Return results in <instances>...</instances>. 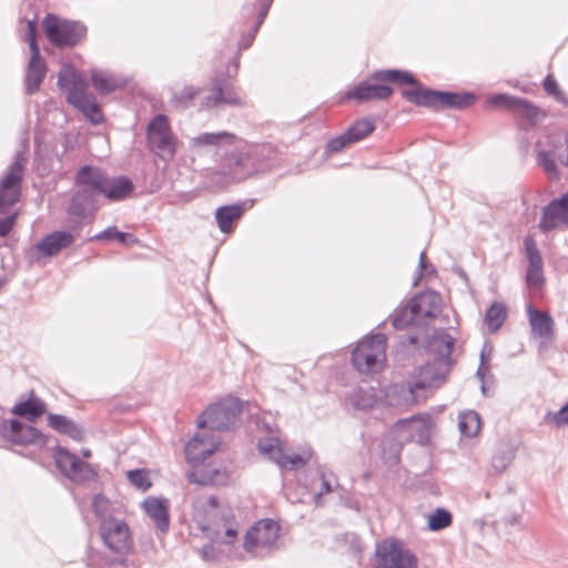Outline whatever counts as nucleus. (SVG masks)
Masks as SVG:
<instances>
[{
	"instance_id": "obj_1",
	"label": "nucleus",
	"mask_w": 568,
	"mask_h": 568,
	"mask_svg": "<svg viewBox=\"0 0 568 568\" xmlns=\"http://www.w3.org/2000/svg\"><path fill=\"white\" fill-rule=\"evenodd\" d=\"M75 184L79 192L73 196V206L82 200L87 201L99 194L104 195L110 201H122L133 191V184L129 179L124 176L110 179L102 170L90 165L78 171Z\"/></svg>"
},
{
	"instance_id": "obj_2",
	"label": "nucleus",
	"mask_w": 568,
	"mask_h": 568,
	"mask_svg": "<svg viewBox=\"0 0 568 568\" xmlns=\"http://www.w3.org/2000/svg\"><path fill=\"white\" fill-rule=\"evenodd\" d=\"M442 306L443 300L438 293L422 292L394 312L393 326L398 329L409 326H426L439 315Z\"/></svg>"
},
{
	"instance_id": "obj_3",
	"label": "nucleus",
	"mask_w": 568,
	"mask_h": 568,
	"mask_svg": "<svg viewBox=\"0 0 568 568\" xmlns=\"http://www.w3.org/2000/svg\"><path fill=\"white\" fill-rule=\"evenodd\" d=\"M58 84L61 89L69 90L68 102L80 110L92 123L103 121V114L95 98L87 92L88 84L74 68L64 65L59 72Z\"/></svg>"
},
{
	"instance_id": "obj_4",
	"label": "nucleus",
	"mask_w": 568,
	"mask_h": 568,
	"mask_svg": "<svg viewBox=\"0 0 568 568\" xmlns=\"http://www.w3.org/2000/svg\"><path fill=\"white\" fill-rule=\"evenodd\" d=\"M387 338L377 333L363 337L352 352V364L361 374H376L386 364Z\"/></svg>"
},
{
	"instance_id": "obj_5",
	"label": "nucleus",
	"mask_w": 568,
	"mask_h": 568,
	"mask_svg": "<svg viewBox=\"0 0 568 568\" xmlns=\"http://www.w3.org/2000/svg\"><path fill=\"white\" fill-rule=\"evenodd\" d=\"M403 97L418 105L435 110L465 109L474 104L475 95L471 93H450L425 89L420 85L402 92Z\"/></svg>"
},
{
	"instance_id": "obj_6",
	"label": "nucleus",
	"mask_w": 568,
	"mask_h": 568,
	"mask_svg": "<svg viewBox=\"0 0 568 568\" xmlns=\"http://www.w3.org/2000/svg\"><path fill=\"white\" fill-rule=\"evenodd\" d=\"M42 27L50 43L59 48L74 47L87 34V28L82 23L62 19L52 13L44 17Z\"/></svg>"
},
{
	"instance_id": "obj_7",
	"label": "nucleus",
	"mask_w": 568,
	"mask_h": 568,
	"mask_svg": "<svg viewBox=\"0 0 568 568\" xmlns=\"http://www.w3.org/2000/svg\"><path fill=\"white\" fill-rule=\"evenodd\" d=\"M241 413V405L236 398H225L211 405L200 416L199 428L207 427L211 430H225L235 424Z\"/></svg>"
},
{
	"instance_id": "obj_8",
	"label": "nucleus",
	"mask_w": 568,
	"mask_h": 568,
	"mask_svg": "<svg viewBox=\"0 0 568 568\" xmlns=\"http://www.w3.org/2000/svg\"><path fill=\"white\" fill-rule=\"evenodd\" d=\"M375 568H417V558L396 539H385L375 550Z\"/></svg>"
},
{
	"instance_id": "obj_9",
	"label": "nucleus",
	"mask_w": 568,
	"mask_h": 568,
	"mask_svg": "<svg viewBox=\"0 0 568 568\" xmlns=\"http://www.w3.org/2000/svg\"><path fill=\"white\" fill-rule=\"evenodd\" d=\"M100 537L104 546L118 555L130 552L133 540L128 524L121 519L103 518L99 526Z\"/></svg>"
},
{
	"instance_id": "obj_10",
	"label": "nucleus",
	"mask_w": 568,
	"mask_h": 568,
	"mask_svg": "<svg viewBox=\"0 0 568 568\" xmlns=\"http://www.w3.org/2000/svg\"><path fill=\"white\" fill-rule=\"evenodd\" d=\"M281 526L272 519H262L247 530L244 548L253 556L262 555L264 550L274 547L280 538Z\"/></svg>"
},
{
	"instance_id": "obj_11",
	"label": "nucleus",
	"mask_w": 568,
	"mask_h": 568,
	"mask_svg": "<svg viewBox=\"0 0 568 568\" xmlns=\"http://www.w3.org/2000/svg\"><path fill=\"white\" fill-rule=\"evenodd\" d=\"M248 175V158L243 153H231L220 160L219 166L211 173V181L214 184L226 186L240 182Z\"/></svg>"
},
{
	"instance_id": "obj_12",
	"label": "nucleus",
	"mask_w": 568,
	"mask_h": 568,
	"mask_svg": "<svg viewBox=\"0 0 568 568\" xmlns=\"http://www.w3.org/2000/svg\"><path fill=\"white\" fill-rule=\"evenodd\" d=\"M23 178V162L17 159L0 181V214H4L19 201Z\"/></svg>"
},
{
	"instance_id": "obj_13",
	"label": "nucleus",
	"mask_w": 568,
	"mask_h": 568,
	"mask_svg": "<svg viewBox=\"0 0 568 568\" xmlns=\"http://www.w3.org/2000/svg\"><path fill=\"white\" fill-rule=\"evenodd\" d=\"M225 511L219 506L214 497L199 498L193 504L192 519L202 531L220 535L219 520Z\"/></svg>"
},
{
	"instance_id": "obj_14",
	"label": "nucleus",
	"mask_w": 568,
	"mask_h": 568,
	"mask_svg": "<svg viewBox=\"0 0 568 568\" xmlns=\"http://www.w3.org/2000/svg\"><path fill=\"white\" fill-rule=\"evenodd\" d=\"M219 443L213 430L207 427L200 428V432L185 445L186 462L191 467L202 464L217 450Z\"/></svg>"
},
{
	"instance_id": "obj_15",
	"label": "nucleus",
	"mask_w": 568,
	"mask_h": 568,
	"mask_svg": "<svg viewBox=\"0 0 568 568\" xmlns=\"http://www.w3.org/2000/svg\"><path fill=\"white\" fill-rule=\"evenodd\" d=\"M432 418L428 414H418L409 418L397 420L392 432L404 442L422 443L428 438Z\"/></svg>"
},
{
	"instance_id": "obj_16",
	"label": "nucleus",
	"mask_w": 568,
	"mask_h": 568,
	"mask_svg": "<svg viewBox=\"0 0 568 568\" xmlns=\"http://www.w3.org/2000/svg\"><path fill=\"white\" fill-rule=\"evenodd\" d=\"M53 458L59 470L73 481H83L93 474L89 464L79 459V457L70 453L67 448L57 447Z\"/></svg>"
},
{
	"instance_id": "obj_17",
	"label": "nucleus",
	"mask_w": 568,
	"mask_h": 568,
	"mask_svg": "<svg viewBox=\"0 0 568 568\" xmlns=\"http://www.w3.org/2000/svg\"><path fill=\"white\" fill-rule=\"evenodd\" d=\"M190 483L201 486H224L231 479V473L226 467H216L214 465H194L186 473Z\"/></svg>"
},
{
	"instance_id": "obj_18",
	"label": "nucleus",
	"mask_w": 568,
	"mask_h": 568,
	"mask_svg": "<svg viewBox=\"0 0 568 568\" xmlns=\"http://www.w3.org/2000/svg\"><path fill=\"white\" fill-rule=\"evenodd\" d=\"M337 487L338 483L333 474L322 473L318 477L313 478L308 486L303 487V491L296 495L295 500L300 503L313 500L320 506L323 495L333 493Z\"/></svg>"
},
{
	"instance_id": "obj_19",
	"label": "nucleus",
	"mask_w": 568,
	"mask_h": 568,
	"mask_svg": "<svg viewBox=\"0 0 568 568\" xmlns=\"http://www.w3.org/2000/svg\"><path fill=\"white\" fill-rule=\"evenodd\" d=\"M148 140L152 149L171 154L174 152V141L166 116L158 115L152 120L148 128Z\"/></svg>"
},
{
	"instance_id": "obj_20",
	"label": "nucleus",
	"mask_w": 568,
	"mask_h": 568,
	"mask_svg": "<svg viewBox=\"0 0 568 568\" xmlns=\"http://www.w3.org/2000/svg\"><path fill=\"white\" fill-rule=\"evenodd\" d=\"M562 225L568 226V193L559 200L550 202L544 209L539 222L542 232H549Z\"/></svg>"
},
{
	"instance_id": "obj_21",
	"label": "nucleus",
	"mask_w": 568,
	"mask_h": 568,
	"mask_svg": "<svg viewBox=\"0 0 568 568\" xmlns=\"http://www.w3.org/2000/svg\"><path fill=\"white\" fill-rule=\"evenodd\" d=\"M443 383V376L434 364H428L420 368L418 376L408 383L406 403L413 405L418 402L415 393L422 389H432Z\"/></svg>"
},
{
	"instance_id": "obj_22",
	"label": "nucleus",
	"mask_w": 568,
	"mask_h": 568,
	"mask_svg": "<svg viewBox=\"0 0 568 568\" xmlns=\"http://www.w3.org/2000/svg\"><path fill=\"white\" fill-rule=\"evenodd\" d=\"M74 240L75 237L71 232L55 231L37 243L34 250L40 256L50 257L71 246Z\"/></svg>"
},
{
	"instance_id": "obj_23",
	"label": "nucleus",
	"mask_w": 568,
	"mask_h": 568,
	"mask_svg": "<svg viewBox=\"0 0 568 568\" xmlns=\"http://www.w3.org/2000/svg\"><path fill=\"white\" fill-rule=\"evenodd\" d=\"M528 318L531 334L542 341H552L556 337L555 321L549 313L528 308Z\"/></svg>"
},
{
	"instance_id": "obj_24",
	"label": "nucleus",
	"mask_w": 568,
	"mask_h": 568,
	"mask_svg": "<svg viewBox=\"0 0 568 568\" xmlns=\"http://www.w3.org/2000/svg\"><path fill=\"white\" fill-rule=\"evenodd\" d=\"M3 434L12 443L18 445L43 443L41 433L34 427L18 420H11L8 426H4Z\"/></svg>"
},
{
	"instance_id": "obj_25",
	"label": "nucleus",
	"mask_w": 568,
	"mask_h": 568,
	"mask_svg": "<svg viewBox=\"0 0 568 568\" xmlns=\"http://www.w3.org/2000/svg\"><path fill=\"white\" fill-rule=\"evenodd\" d=\"M393 89L385 84L362 82L346 94V99H355L362 102L373 100H387L393 94Z\"/></svg>"
},
{
	"instance_id": "obj_26",
	"label": "nucleus",
	"mask_w": 568,
	"mask_h": 568,
	"mask_svg": "<svg viewBox=\"0 0 568 568\" xmlns=\"http://www.w3.org/2000/svg\"><path fill=\"white\" fill-rule=\"evenodd\" d=\"M143 509L162 531H166L170 524L169 501L163 498L148 497L143 501Z\"/></svg>"
},
{
	"instance_id": "obj_27",
	"label": "nucleus",
	"mask_w": 568,
	"mask_h": 568,
	"mask_svg": "<svg viewBox=\"0 0 568 568\" xmlns=\"http://www.w3.org/2000/svg\"><path fill=\"white\" fill-rule=\"evenodd\" d=\"M245 209L243 204L224 205L216 210L215 220L221 232L231 234L235 230V224L242 219Z\"/></svg>"
},
{
	"instance_id": "obj_28",
	"label": "nucleus",
	"mask_w": 568,
	"mask_h": 568,
	"mask_svg": "<svg viewBox=\"0 0 568 568\" xmlns=\"http://www.w3.org/2000/svg\"><path fill=\"white\" fill-rule=\"evenodd\" d=\"M47 73V65L41 54H31L26 74V85L29 93L39 90Z\"/></svg>"
},
{
	"instance_id": "obj_29",
	"label": "nucleus",
	"mask_w": 568,
	"mask_h": 568,
	"mask_svg": "<svg viewBox=\"0 0 568 568\" xmlns=\"http://www.w3.org/2000/svg\"><path fill=\"white\" fill-rule=\"evenodd\" d=\"M47 419L49 426L54 430L65 434L75 440L83 439L82 429L68 417L58 414H49Z\"/></svg>"
},
{
	"instance_id": "obj_30",
	"label": "nucleus",
	"mask_w": 568,
	"mask_h": 568,
	"mask_svg": "<svg viewBox=\"0 0 568 568\" xmlns=\"http://www.w3.org/2000/svg\"><path fill=\"white\" fill-rule=\"evenodd\" d=\"M45 412V404L36 397H31L24 402L18 403L12 408L14 415L27 418L30 422H34L37 418L42 416Z\"/></svg>"
},
{
	"instance_id": "obj_31",
	"label": "nucleus",
	"mask_w": 568,
	"mask_h": 568,
	"mask_svg": "<svg viewBox=\"0 0 568 568\" xmlns=\"http://www.w3.org/2000/svg\"><path fill=\"white\" fill-rule=\"evenodd\" d=\"M258 449L263 456L275 462L280 466L283 465L284 450L277 438L266 437L258 442Z\"/></svg>"
},
{
	"instance_id": "obj_32",
	"label": "nucleus",
	"mask_w": 568,
	"mask_h": 568,
	"mask_svg": "<svg viewBox=\"0 0 568 568\" xmlns=\"http://www.w3.org/2000/svg\"><path fill=\"white\" fill-rule=\"evenodd\" d=\"M378 400V392L374 387L359 388L351 396L352 404L358 409H372Z\"/></svg>"
},
{
	"instance_id": "obj_33",
	"label": "nucleus",
	"mask_w": 568,
	"mask_h": 568,
	"mask_svg": "<svg viewBox=\"0 0 568 568\" xmlns=\"http://www.w3.org/2000/svg\"><path fill=\"white\" fill-rule=\"evenodd\" d=\"M377 82H389L395 84H415L413 74L399 70H384L377 71L372 77Z\"/></svg>"
},
{
	"instance_id": "obj_34",
	"label": "nucleus",
	"mask_w": 568,
	"mask_h": 568,
	"mask_svg": "<svg viewBox=\"0 0 568 568\" xmlns=\"http://www.w3.org/2000/svg\"><path fill=\"white\" fill-rule=\"evenodd\" d=\"M220 535L212 534V537L217 541L231 545L234 544L237 538V529L233 523V517L227 513L219 520Z\"/></svg>"
},
{
	"instance_id": "obj_35",
	"label": "nucleus",
	"mask_w": 568,
	"mask_h": 568,
	"mask_svg": "<svg viewBox=\"0 0 568 568\" xmlns=\"http://www.w3.org/2000/svg\"><path fill=\"white\" fill-rule=\"evenodd\" d=\"M459 432L466 437H474L480 430V418L477 413L470 410L462 413L458 420Z\"/></svg>"
},
{
	"instance_id": "obj_36",
	"label": "nucleus",
	"mask_w": 568,
	"mask_h": 568,
	"mask_svg": "<svg viewBox=\"0 0 568 568\" xmlns=\"http://www.w3.org/2000/svg\"><path fill=\"white\" fill-rule=\"evenodd\" d=\"M507 317V310L501 303H493L485 315V324L491 332H496Z\"/></svg>"
},
{
	"instance_id": "obj_37",
	"label": "nucleus",
	"mask_w": 568,
	"mask_h": 568,
	"mask_svg": "<svg viewBox=\"0 0 568 568\" xmlns=\"http://www.w3.org/2000/svg\"><path fill=\"white\" fill-rule=\"evenodd\" d=\"M91 81L94 89L101 94L113 92L120 87L119 82L112 75L101 71H92Z\"/></svg>"
},
{
	"instance_id": "obj_38",
	"label": "nucleus",
	"mask_w": 568,
	"mask_h": 568,
	"mask_svg": "<svg viewBox=\"0 0 568 568\" xmlns=\"http://www.w3.org/2000/svg\"><path fill=\"white\" fill-rule=\"evenodd\" d=\"M374 129L375 125L371 120L359 119L355 121L345 133L352 143H356L372 134Z\"/></svg>"
},
{
	"instance_id": "obj_39",
	"label": "nucleus",
	"mask_w": 568,
	"mask_h": 568,
	"mask_svg": "<svg viewBox=\"0 0 568 568\" xmlns=\"http://www.w3.org/2000/svg\"><path fill=\"white\" fill-rule=\"evenodd\" d=\"M95 239L101 241L113 240L125 245H134L139 243V240L133 234L121 232L114 226L104 230L98 234Z\"/></svg>"
},
{
	"instance_id": "obj_40",
	"label": "nucleus",
	"mask_w": 568,
	"mask_h": 568,
	"mask_svg": "<svg viewBox=\"0 0 568 568\" xmlns=\"http://www.w3.org/2000/svg\"><path fill=\"white\" fill-rule=\"evenodd\" d=\"M452 515L445 509H436L428 516V528L433 531L442 530L452 525Z\"/></svg>"
},
{
	"instance_id": "obj_41",
	"label": "nucleus",
	"mask_w": 568,
	"mask_h": 568,
	"mask_svg": "<svg viewBox=\"0 0 568 568\" xmlns=\"http://www.w3.org/2000/svg\"><path fill=\"white\" fill-rule=\"evenodd\" d=\"M516 115L535 122L542 118L545 113L537 105L530 103L528 100L521 99L516 111Z\"/></svg>"
},
{
	"instance_id": "obj_42",
	"label": "nucleus",
	"mask_w": 568,
	"mask_h": 568,
	"mask_svg": "<svg viewBox=\"0 0 568 568\" xmlns=\"http://www.w3.org/2000/svg\"><path fill=\"white\" fill-rule=\"evenodd\" d=\"M521 98L511 97L509 94H496L489 99L490 104L510 111L516 114Z\"/></svg>"
},
{
	"instance_id": "obj_43",
	"label": "nucleus",
	"mask_w": 568,
	"mask_h": 568,
	"mask_svg": "<svg viewBox=\"0 0 568 568\" xmlns=\"http://www.w3.org/2000/svg\"><path fill=\"white\" fill-rule=\"evenodd\" d=\"M222 140L227 143H233L235 140V135L232 133H229V132H221V133H203L196 138L197 144H201V145L217 144Z\"/></svg>"
},
{
	"instance_id": "obj_44",
	"label": "nucleus",
	"mask_w": 568,
	"mask_h": 568,
	"mask_svg": "<svg viewBox=\"0 0 568 568\" xmlns=\"http://www.w3.org/2000/svg\"><path fill=\"white\" fill-rule=\"evenodd\" d=\"M526 282L529 287L538 288L544 283L542 262L529 263Z\"/></svg>"
},
{
	"instance_id": "obj_45",
	"label": "nucleus",
	"mask_w": 568,
	"mask_h": 568,
	"mask_svg": "<svg viewBox=\"0 0 568 568\" xmlns=\"http://www.w3.org/2000/svg\"><path fill=\"white\" fill-rule=\"evenodd\" d=\"M542 87L547 94L554 97L558 102H567L565 93L560 90L559 84L552 74H548L544 79Z\"/></svg>"
},
{
	"instance_id": "obj_46",
	"label": "nucleus",
	"mask_w": 568,
	"mask_h": 568,
	"mask_svg": "<svg viewBox=\"0 0 568 568\" xmlns=\"http://www.w3.org/2000/svg\"><path fill=\"white\" fill-rule=\"evenodd\" d=\"M312 458V450L306 447L301 449L298 453H292L286 456V464L291 465V468L298 469L305 466Z\"/></svg>"
},
{
	"instance_id": "obj_47",
	"label": "nucleus",
	"mask_w": 568,
	"mask_h": 568,
	"mask_svg": "<svg viewBox=\"0 0 568 568\" xmlns=\"http://www.w3.org/2000/svg\"><path fill=\"white\" fill-rule=\"evenodd\" d=\"M128 478L134 486L141 488L142 490H146L151 486V481L149 480L148 474L143 470H130L128 473Z\"/></svg>"
},
{
	"instance_id": "obj_48",
	"label": "nucleus",
	"mask_w": 568,
	"mask_h": 568,
	"mask_svg": "<svg viewBox=\"0 0 568 568\" xmlns=\"http://www.w3.org/2000/svg\"><path fill=\"white\" fill-rule=\"evenodd\" d=\"M207 103L212 106H215L220 103L237 105L241 104V99L235 93H230L225 97L223 90L217 88L215 95L213 97V101L211 102V99H209Z\"/></svg>"
},
{
	"instance_id": "obj_49",
	"label": "nucleus",
	"mask_w": 568,
	"mask_h": 568,
	"mask_svg": "<svg viewBox=\"0 0 568 568\" xmlns=\"http://www.w3.org/2000/svg\"><path fill=\"white\" fill-rule=\"evenodd\" d=\"M37 23L34 21H28L27 33H26V42H28L31 54H39L40 49L37 43Z\"/></svg>"
},
{
	"instance_id": "obj_50",
	"label": "nucleus",
	"mask_w": 568,
	"mask_h": 568,
	"mask_svg": "<svg viewBox=\"0 0 568 568\" xmlns=\"http://www.w3.org/2000/svg\"><path fill=\"white\" fill-rule=\"evenodd\" d=\"M525 251L529 263L542 262L540 253L537 248L536 242L532 236H526L524 240Z\"/></svg>"
},
{
	"instance_id": "obj_51",
	"label": "nucleus",
	"mask_w": 568,
	"mask_h": 568,
	"mask_svg": "<svg viewBox=\"0 0 568 568\" xmlns=\"http://www.w3.org/2000/svg\"><path fill=\"white\" fill-rule=\"evenodd\" d=\"M348 144H352V142L348 139V136L346 135V133H343L342 135L332 139L327 143V146H326L327 152L337 153V152L342 151Z\"/></svg>"
},
{
	"instance_id": "obj_52",
	"label": "nucleus",
	"mask_w": 568,
	"mask_h": 568,
	"mask_svg": "<svg viewBox=\"0 0 568 568\" xmlns=\"http://www.w3.org/2000/svg\"><path fill=\"white\" fill-rule=\"evenodd\" d=\"M110 501L103 496H95L92 501V508L98 517H104L109 510Z\"/></svg>"
},
{
	"instance_id": "obj_53",
	"label": "nucleus",
	"mask_w": 568,
	"mask_h": 568,
	"mask_svg": "<svg viewBox=\"0 0 568 568\" xmlns=\"http://www.w3.org/2000/svg\"><path fill=\"white\" fill-rule=\"evenodd\" d=\"M17 214H11L4 220L0 221V236L8 235L16 225Z\"/></svg>"
},
{
	"instance_id": "obj_54",
	"label": "nucleus",
	"mask_w": 568,
	"mask_h": 568,
	"mask_svg": "<svg viewBox=\"0 0 568 568\" xmlns=\"http://www.w3.org/2000/svg\"><path fill=\"white\" fill-rule=\"evenodd\" d=\"M550 420L557 426L568 424V403L559 412L555 413Z\"/></svg>"
},
{
	"instance_id": "obj_55",
	"label": "nucleus",
	"mask_w": 568,
	"mask_h": 568,
	"mask_svg": "<svg viewBox=\"0 0 568 568\" xmlns=\"http://www.w3.org/2000/svg\"><path fill=\"white\" fill-rule=\"evenodd\" d=\"M538 159H539L540 164L544 166V169L548 173H555L556 174V163L550 158V155L548 153L540 152L539 155H538Z\"/></svg>"
},
{
	"instance_id": "obj_56",
	"label": "nucleus",
	"mask_w": 568,
	"mask_h": 568,
	"mask_svg": "<svg viewBox=\"0 0 568 568\" xmlns=\"http://www.w3.org/2000/svg\"><path fill=\"white\" fill-rule=\"evenodd\" d=\"M439 338L440 343L445 346V353L449 355L454 345V338L447 333H440Z\"/></svg>"
},
{
	"instance_id": "obj_57",
	"label": "nucleus",
	"mask_w": 568,
	"mask_h": 568,
	"mask_svg": "<svg viewBox=\"0 0 568 568\" xmlns=\"http://www.w3.org/2000/svg\"><path fill=\"white\" fill-rule=\"evenodd\" d=\"M84 457H90L91 453L89 450L83 452Z\"/></svg>"
}]
</instances>
